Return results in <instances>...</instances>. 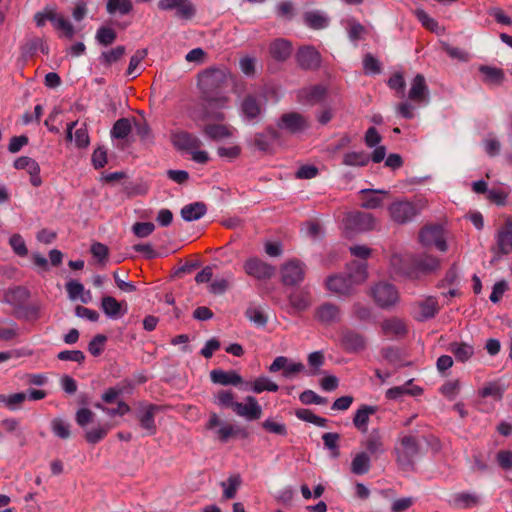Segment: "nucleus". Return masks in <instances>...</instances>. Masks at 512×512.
<instances>
[{
	"label": "nucleus",
	"mask_w": 512,
	"mask_h": 512,
	"mask_svg": "<svg viewBox=\"0 0 512 512\" xmlns=\"http://www.w3.org/2000/svg\"><path fill=\"white\" fill-rule=\"evenodd\" d=\"M49 21L53 23L57 30L62 31L65 37L69 39L73 38L75 34L74 27L62 14L56 12L55 14H51Z\"/></svg>",
	"instance_id": "42"
},
{
	"label": "nucleus",
	"mask_w": 512,
	"mask_h": 512,
	"mask_svg": "<svg viewBox=\"0 0 512 512\" xmlns=\"http://www.w3.org/2000/svg\"><path fill=\"white\" fill-rule=\"evenodd\" d=\"M362 446L366 449L365 452L375 459L385 452L384 442L378 430H373L362 442Z\"/></svg>",
	"instance_id": "25"
},
{
	"label": "nucleus",
	"mask_w": 512,
	"mask_h": 512,
	"mask_svg": "<svg viewBox=\"0 0 512 512\" xmlns=\"http://www.w3.org/2000/svg\"><path fill=\"white\" fill-rule=\"evenodd\" d=\"M125 51L126 49L122 45H119L111 50L104 51L100 56L101 63L104 65H111L112 63L120 60L125 54Z\"/></svg>",
	"instance_id": "52"
},
{
	"label": "nucleus",
	"mask_w": 512,
	"mask_h": 512,
	"mask_svg": "<svg viewBox=\"0 0 512 512\" xmlns=\"http://www.w3.org/2000/svg\"><path fill=\"white\" fill-rule=\"evenodd\" d=\"M289 303L293 309L298 312L307 310L311 306V294L307 290L295 291L288 297Z\"/></svg>",
	"instance_id": "33"
},
{
	"label": "nucleus",
	"mask_w": 512,
	"mask_h": 512,
	"mask_svg": "<svg viewBox=\"0 0 512 512\" xmlns=\"http://www.w3.org/2000/svg\"><path fill=\"white\" fill-rule=\"evenodd\" d=\"M106 11L109 15H128L133 11L131 0H107Z\"/></svg>",
	"instance_id": "38"
},
{
	"label": "nucleus",
	"mask_w": 512,
	"mask_h": 512,
	"mask_svg": "<svg viewBox=\"0 0 512 512\" xmlns=\"http://www.w3.org/2000/svg\"><path fill=\"white\" fill-rule=\"evenodd\" d=\"M460 390V381L459 380H450L444 383L441 388L440 392L443 396L446 398L453 400L456 398Z\"/></svg>",
	"instance_id": "57"
},
{
	"label": "nucleus",
	"mask_w": 512,
	"mask_h": 512,
	"mask_svg": "<svg viewBox=\"0 0 512 512\" xmlns=\"http://www.w3.org/2000/svg\"><path fill=\"white\" fill-rule=\"evenodd\" d=\"M29 296V291L23 286H14L0 290V301L12 306L14 309H21Z\"/></svg>",
	"instance_id": "13"
},
{
	"label": "nucleus",
	"mask_w": 512,
	"mask_h": 512,
	"mask_svg": "<svg viewBox=\"0 0 512 512\" xmlns=\"http://www.w3.org/2000/svg\"><path fill=\"white\" fill-rule=\"evenodd\" d=\"M155 225L152 222H137L133 225V233L139 238H145L152 234Z\"/></svg>",
	"instance_id": "63"
},
{
	"label": "nucleus",
	"mask_w": 512,
	"mask_h": 512,
	"mask_svg": "<svg viewBox=\"0 0 512 512\" xmlns=\"http://www.w3.org/2000/svg\"><path fill=\"white\" fill-rule=\"evenodd\" d=\"M420 242L426 247H436L439 251L445 252L447 244L442 226L430 225L421 229L419 234Z\"/></svg>",
	"instance_id": "8"
},
{
	"label": "nucleus",
	"mask_w": 512,
	"mask_h": 512,
	"mask_svg": "<svg viewBox=\"0 0 512 512\" xmlns=\"http://www.w3.org/2000/svg\"><path fill=\"white\" fill-rule=\"evenodd\" d=\"M232 279V274H228L227 278L215 279L209 285V291L212 294L220 295L226 292V290L230 286V280Z\"/></svg>",
	"instance_id": "60"
},
{
	"label": "nucleus",
	"mask_w": 512,
	"mask_h": 512,
	"mask_svg": "<svg viewBox=\"0 0 512 512\" xmlns=\"http://www.w3.org/2000/svg\"><path fill=\"white\" fill-rule=\"evenodd\" d=\"M240 484L241 478L239 475H232L228 478L227 482H222L221 485L224 487L223 497L225 499L234 498Z\"/></svg>",
	"instance_id": "53"
},
{
	"label": "nucleus",
	"mask_w": 512,
	"mask_h": 512,
	"mask_svg": "<svg viewBox=\"0 0 512 512\" xmlns=\"http://www.w3.org/2000/svg\"><path fill=\"white\" fill-rule=\"evenodd\" d=\"M132 131L131 120L128 118H120L118 119L111 131V137L115 139H125Z\"/></svg>",
	"instance_id": "43"
},
{
	"label": "nucleus",
	"mask_w": 512,
	"mask_h": 512,
	"mask_svg": "<svg viewBox=\"0 0 512 512\" xmlns=\"http://www.w3.org/2000/svg\"><path fill=\"white\" fill-rule=\"evenodd\" d=\"M370 470V456L367 452L357 453L351 462V472L355 475L366 474Z\"/></svg>",
	"instance_id": "40"
},
{
	"label": "nucleus",
	"mask_w": 512,
	"mask_h": 512,
	"mask_svg": "<svg viewBox=\"0 0 512 512\" xmlns=\"http://www.w3.org/2000/svg\"><path fill=\"white\" fill-rule=\"evenodd\" d=\"M424 208L422 201L398 200L391 203L388 213L391 220L397 224H406L412 221Z\"/></svg>",
	"instance_id": "3"
},
{
	"label": "nucleus",
	"mask_w": 512,
	"mask_h": 512,
	"mask_svg": "<svg viewBox=\"0 0 512 512\" xmlns=\"http://www.w3.org/2000/svg\"><path fill=\"white\" fill-rule=\"evenodd\" d=\"M246 317L259 327H264L267 323V317L262 310L256 307H250L245 312Z\"/></svg>",
	"instance_id": "58"
},
{
	"label": "nucleus",
	"mask_w": 512,
	"mask_h": 512,
	"mask_svg": "<svg viewBox=\"0 0 512 512\" xmlns=\"http://www.w3.org/2000/svg\"><path fill=\"white\" fill-rule=\"evenodd\" d=\"M14 167L18 170H26L28 173L40 168L39 164L32 158L22 156L14 161Z\"/></svg>",
	"instance_id": "61"
},
{
	"label": "nucleus",
	"mask_w": 512,
	"mask_h": 512,
	"mask_svg": "<svg viewBox=\"0 0 512 512\" xmlns=\"http://www.w3.org/2000/svg\"><path fill=\"white\" fill-rule=\"evenodd\" d=\"M233 411L236 415L250 421L258 420L262 416V407L253 396H247L244 403L237 402Z\"/></svg>",
	"instance_id": "17"
},
{
	"label": "nucleus",
	"mask_w": 512,
	"mask_h": 512,
	"mask_svg": "<svg viewBox=\"0 0 512 512\" xmlns=\"http://www.w3.org/2000/svg\"><path fill=\"white\" fill-rule=\"evenodd\" d=\"M450 351L457 361L466 362L474 355V347L464 342H452L448 346Z\"/></svg>",
	"instance_id": "35"
},
{
	"label": "nucleus",
	"mask_w": 512,
	"mask_h": 512,
	"mask_svg": "<svg viewBox=\"0 0 512 512\" xmlns=\"http://www.w3.org/2000/svg\"><path fill=\"white\" fill-rule=\"evenodd\" d=\"M362 207L366 209H375L383 204V199L378 194H387L384 190L362 189L360 191Z\"/></svg>",
	"instance_id": "34"
},
{
	"label": "nucleus",
	"mask_w": 512,
	"mask_h": 512,
	"mask_svg": "<svg viewBox=\"0 0 512 512\" xmlns=\"http://www.w3.org/2000/svg\"><path fill=\"white\" fill-rule=\"evenodd\" d=\"M370 156L365 152H348L343 156V164L347 166H366Z\"/></svg>",
	"instance_id": "48"
},
{
	"label": "nucleus",
	"mask_w": 512,
	"mask_h": 512,
	"mask_svg": "<svg viewBox=\"0 0 512 512\" xmlns=\"http://www.w3.org/2000/svg\"><path fill=\"white\" fill-rule=\"evenodd\" d=\"M327 89L323 85L302 88L297 93L298 101L303 104L315 105L324 100Z\"/></svg>",
	"instance_id": "22"
},
{
	"label": "nucleus",
	"mask_w": 512,
	"mask_h": 512,
	"mask_svg": "<svg viewBox=\"0 0 512 512\" xmlns=\"http://www.w3.org/2000/svg\"><path fill=\"white\" fill-rule=\"evenodd\" d=\"M355 286L363 283L367 277V265L364 262H355L351 266V272L348 273Z\"/></svg>",
	"instance_id": "49"
},
{
	"label": "nucleus",
	"mask_w": 512,
	"mask_h": 512,
	"mask_svg": "<svg viewBox=\"0 0 512 512\" xmlns=\"http://www.w3.org/2000/svg\"><path fill=\"white\" fill-rule=\"evenodd\" d=\"M101 308L103 312L112 319L121 318L127 313V305L125 302H119L112 296H104L101 300Z\"/></svg>",
	"instance_id": "24"
},
{
	"label": "nucleus",
	"mask_w": 512,
	"mask_h": 512,
	"mask_svg": "<svg viewBox=\"0 0 512 512\" xmlns=\"http://www.w3.org/2000/svg\"><path fill=\"white\" fill-rule=\"evenodd\" d=\"M343 222L346 229L353 231H368L375 227L374 217L369 213L360 211L348 213Z\"/></svg>",
	"instance_id": "12"
},
{
	"label": "nucleus",
	"mask_w": 512,
	"mask_h": 512,
	"mask_svg": "<svg viewBox=\"0 0 512 512\" xmlns=\"http://www.w3.org/2000/svg\"><path fill=\"white\" fill-rule=\"evenodd\" d=\"M363 68L365 73L379 74L381 72L380 62L370 53L363 58Z\"/></svg>",
	"instance_id": "62"
},
{
	"label": "nucleus",
	"mask_w": 512,
	"mask_h": 512,
	"mask_svg": "<svg viewBox=\"0 0 512 512\" xmlns=\"http://www.w3.org/2000/svg\"><path fill=\"white\" fill-rule=\"evenodd\" d=\"M203 132L212 140H221L232 136L231 129L223 124H208L204 127Z\"/></svg>",
	"instance_id": "41"
},
{
	"label": "nucleus",
	"mask_w": 512,
	"mask_h": 512,
	"mask_svg": "<svg viewBox=\"0 0 512 512\" xmlns=\"http://www.w3.org/2000/svg\"><path fill=\"white\" fill-rule=\"evenodd\" d=\"M210 378L213 383L224 386H239L245 383L243 378L234 370L224 371L222 369H214L210 372Z\"/></svg>",
	"instance_id": "23"
},
{
	"label": "nucleus",
	"mask_w": 512,
	"mask_h": 512,
	"mask_svg": "<svg viewBox=\"0 0 512 512\" xmlns=\"http://www.w3.org/2000/svg\"><path fill=\"white\" fill-rule=\"evenodd\" d=\"M505 385L500 381L487 382L477 392L479 398H493L495 401H501L505 392Z\"/></svg>",
	"instance_id": "30"
},
{
	"label": "nucleus",
	"mask_w": 512,
	"mask_h": 512,
	"mask_svg": "<svg viewBox=\"0 0 512 512\" xmlns=\"http://www.w3.org/2000/svg\"><path fill=\"white\" fill-rule=\"evenodd\" d=\"M394 452L396 462L402 470H413L415 460L421 453V444L418 437L411 434H400Z\"/></svg>",
	"instance_id": "2"
},
{
	"label": "nucleus",
	"mask_w": 512,
	"mask_h": 512,
	"mask_svg": "<svg viewBox=\"0 0 512 512\" xmlns=\"http://www.w3.org/2000/svg\"><path fill=\"white\" fill-rule=\"evenodd\" d=\"M478 70L483 75V82L488 85H500L504 81L505 74L501 68L481 65Z\"/></svg>",
	"instance_id": "32"
},
{
	"label": "nucleus",
	"mask_w": 512,
	"mask_h": 512,
	"mask_svg": "<svg viewBox=\"0 0 512 512\" xmlns=\"http://www.w3.org/2000/svg\"><path fill=\"white\" fill-rule=\"evenodd\" d=\"M215 403L220 407L232 408L237 403L234 401V393L229 390H221L215 395Z\"/></svg>",
	"instance_id": "55"
},
{
	"label": "nucleus",
	"mask_w": 512,
	"mask_h": 512,
	"mask_svg": "<svg viewBox=\"0 0 512 512\" xmlns=\"http://www.w3.org/2000/svg\"><path fill=\"white\" fill-rule=\"evenodd\" d=\"M407 98L417 105L427 104L429 102V88L422 74H417L412 79Z\"/></svg>",
	"instance_id": "14"
},
{
	"label": "nucleus",
	"mask_w": 512,
	"mask_h": 512,
	"mask_svg": "<svg viewBox=\"0 0 512 512\" xmlns=\"http://www.w3.org/2000/svg\"><path fill=\"white\" fill-rule=\"evenodd\" d=\"M415 266L423 274H428L440 267V261L436 257L424 255L415 261Z\"/></svg>",
	"instance_id": "45"
},
{
	"label": "nucleus",
	"mask_w": 512,
	"mask_h": 512,
	"mask_svg": "<svg viewBox=\"0 0 512 512\" xmlns=\"http://www.w3.org/2000/svg\"><path fill=\"white\" fill-rule=\"evenodd\" d=\"M340 345L348 353H359L366 349V337L349 328L342 329L340 333Z\"/></svg>",
	"instance_id": "11"
},
{
	"label": "nucleus",
	"mask_w": 512,
	"mask_h": 512,
	"mask_svg": "<svg viewBox=\"0 0 512 512\" xmlns=\"http://www.w3.org/2000/svg\"><path fill=\"white\" fill-rule=\"evenodd\" d=\"M378 410L377 406H371V405H361L357 411L355 412V415L353 417V425L355 428L362 432L366 433L368 430V423L370 416L375 414Z\"/></svg>",
	"instance_id": "26"
},
{
	"label": "nucleus",
	"mask_w": 512,
	"mask_h": 512,
	"mask_svg": "<svg viewBox=\"0 0 512 512\" xmlns=\"http://www.w3.org/2000/svg\"><path fill=\"white\" fill-rule=\"evenodd\" d=\"M381 330L385 336L403 337L407 333L405 322L397 317H391L381 322Z\"/></svg>",
	"instance_id": "27"
},
{
	"label": "nucleus",
	"mask_w": 512,
	"mask_h": 512,
	"mask_svg": "<svg viewBox=\"0 0 512 512\" xmlns=\"http://www.w3.org/2000/svg\"><path fill=\"white\" fill-rule=\"evenodd\" d=\"M265 110V97L261 93H248L240 104L241 115L248 122L259 120Z\"/></svg>",
	"instance_id": "4"
},
{
	"label": "nucleus",
	"mask_w": 512,
	"mask_h": 512,
	"mask_svg": "<svg viewBox=\"0 0 512 512\" xmlns=\"http://www.w3.org/2000/svg\"><path fill=\"white\" fill-rule=\"evenodd\" d=\"M147 50L146 49H140L137 50L132 57L130 58V62L126 71V74L128 76H132V78H135L137 75L135 74V71L139 64L142 62V60L146 57Z\"/></svg>",
	"instance_id": "56"
},
{
	"label": "nucleus",
	"mask_w": 512,
	"mask_h": 512,
	"mask_svg": "<svg viewBox=\"0 0 512 512\" xmlns=\"http://www.w3.org/2000/svg\"><path fill=\"white\" fill-rule=\"evenodd\" d=\"M173 146L180 150L191 153L201 147V140L194 134L187 131H175L171 134Z\"/></svg>",
	"instance_id": "16"
},
{
	"label": "nucleus",
	"mask_w": 512,
	"mask_h": 512,
	"mask_svg": "<svg viewBox=\"0 0 512 512\" xmlns=\"http://www.w3.org/2000/svg\"><path fill=\"white\" fill-rule=\"evenodd\" d=\"M340 439V435L338 433L327 432L322 435V440L324 442L325 448L332 451L333 457H338L340 455L338 441Z\"/></svg>",
	"instance_id": "54"
},
{
	"label": "nucleus",
	"mask_w": 512,
	"mask_h": 512,
	"mask_svg": "<svg viewBox=\"0 0 512 512\" xmlns=\"http://www.w3.org/2000/svg\"><path fill=\"white\" fill-rule=\"evenodd\" d=\"M371 296L381 308H390L399 300V293L394 285L387 282H379L371 288Z\"/></svg>",
	"instance_id": "6"
},
{
	"label": "nucleus",
	"mask_w": 512,
	"mask_h": 512,
	"mask_svg": "<svg viewBox=\"0 0 512 512\" xmlns=\"http://www.w3.org/2000/svg\"><path fill=\"white\" fill-rule=\"evenodd\" d=\"M496 461L503 470H512V451L500 450L496 455Z\"/></svg>",
	"instance_id": "64"
},
{
	"label": "nucleus",
	"mask_w": 512,
	"mask_h": 512,
	"mask_svg": "<svg viewBox=\"0 0 512 512\" xmlns=\"http://www.w3.org/2000/svg\"><path fill=\"white\" fill-rule=\"evenodd\" d=\"M341 309L338 305L325 302L315 310V319L324 325H331L341 321Z\"/></svg>",
	"instance_id": "18"
},
{
	"label": "nucleus",
	"mask_w": 512,
	"mask_h": 512,
	"mask_svg": "<svg viewBox=\"0 0 512 512\" xmlns=\"http://www.w3.org/2000/svg\"><path fill=\"white\" fill-rule=\"evenodd\" d=\"M269 52L275 60L285 61L292 53V46L285 39H276L270 44Z\"/></svg>",
	"instance_id": "31"
},
{
	"label": "nucleus",
	"mask_w": 512,
	"mask_h": 512,
	"mask_svg": "<svg viewBox=\"0 0 512 512\" xmlns=\"http://www.w3.org/2000/svg\"><path fill=\"white\" fill-rule=\"evenodd\" d=\"M479 504V497L476 494L461 492L452 498V505L456 508L468 509Z\"/></svg>",
	"instance_id": "39"
},
{
	"label": "nucleus",
	"mask_w": 512,
	"mask_h": 512,
	"mask_svg": "<svg viewBox=\"0 0 512 512\" xmlns=\"http://www.w3.org/2000/svg\"><path fill=\"white\" fill-rule=\"evenodd\" d=\"M303 21L309 28L320 30L328 26L330 19L320 10H310L303 14Z\"/></svg>",
	"instance_id": "29"
},
{
	"label": "nucleus",
	"mask_w": 512,
	"mask_h": 512,
	"mask_svg": "<svg viewBox=\"0 0 512 512\" xmlns=\"http://www.w3.org/2000/svg\"><path fill=\"white\" fill-rule=\"evenodd\" d=\"M117 38L116 31L107 26H101L98 28L95 39L102 46H109L115 42Z\"/></svg>",
	"instance_id": "47"
},
{
	"label": "nucleus",
	"mask_w": 512,
	"mask_h": 512,
	"mask_svg": "<svg viewBox=\"0 0 512 512\" xmlns=\"http://www.w3.org/2000/svg\"><path fill=\"white\" fill-rule=\"evenodd\" d=\"M158 411H160L159 406L148 404L142 405L136 412L140 426L145 429L149 435H154L157 431L155 415Z\"/></svg>",
	"instance_id": "19"
},
{
	"label": "nucleus",
	"mask_w": 512,
	"mask_h": 512,
	"mask_svg": "<svg viewBox=\"0 0 512 512\" xmlns=\"http://www.w3.org/2000/svg\"><path fill=\"white\" fill-rule=\"evenodd\" d=\"M344 25L351 41L362 39L367 32L366 28L354 18L345 20Z\"/></svg>",
	"instance_id": "46"
},
{
	"label": "nucleus",
	"mask_w": 512,
	"mask_h": 512,
	"mask_svg": "<svg viewBox=\"0 0 512 512\" xmlns=\"http://www.w3.org/2000/svg\"><path fill=\"white\" fill-rule=\"evenodd\" d=\"M325 287L337 296H351L355 291V285L350 276L345 273L330 275L325 280Z\"/></svg>",
	"instance_id": "7"
},
{
	"label": "nucleus",
	"mask_w": 512,
	"mask_h": 512,
	"mask_svg": "<svg viewBox=\"0 0 512 512\" xmlns=\"http://www.w3.org/2000/svg\"><path fill=\"white\" fill-rule=\"evenodd\" d=\"M296 59L299 66L305 70H315L321 64V55L313 46L300 47Z\"/></svg>",
	"instance_id": "20"
},
{
	"label": "nucleus",
	"mask_w": 512,
	"mask_h": 512,
	"mask_svg": "<svg viewBox=\"0 0 512 512\" xmlns=\"http://www.w3.org/2000/svg\"><path fill=\"white\" fill-rule=\"evenodd\" d=\"M110 429L111 426L109 424L98 426L89 431H86L85 439L90 444H97L106 437Z\"/></svg>",
	"instance_id": "51"
},
{
	"label": "nucleus",
	"mask_w": 512,
	"mask_h": 512,
	"mask_svg": "<svg viewBox=\"0 0 512 512\" xmlns=\"http://www.w3.org/2000/svg\"><path fill=\"white\" fill-rule=\"evenodd\" d=\"M307 267L299 259H290L280 268L281 281L286 286H296L303 282Z\"/></svg>",
	"instance_id": "5"
},
{
	"label": "nucleus",
	"mask_w": 512,
	"mask_h": 512,
	"mask_svg": "<svg viewBox=\"0 0 512 512\" xmlns=\"http://www.w3.org/2000/svg\"><path fill=\"white\" fill-rule=\"evenodd\" d=\"M279 138V131L272 126H268L264 132L254 135L253 144L259 151L270 153L273 149V141Z\"/></svg>",
	"instance_id": "21"
},
{
	"label": "nucleus",
	"mask_w": 512,
	"mask_h": 512,
	"mask_svg": "<svg viewBox=\"0 0 512 512\" xmlns=\"http://www.w3.org/2000/svg\"><path fill=\"white\" fill-rule=\"evenodd\" d=\"M277 127L291 134L305 131L309 127L308 119L298 112H287L280 116Z\"/></svg>",
	"instance_id": "10"
},
{
	"label": "nucleus",
	"mask_w": 512,
	"mask_h": 512,
	"mask_svg": "<svg viewBox=\"0 0 512 512\" xmlns=\"http://www.w3.org/2000/svg\"><path fill=\"white\" fill-rule=\"evenodd\" d=\"M245 273L257 280H268L275 275L276 268L273 265L257 258H248L243 265Z\"/></svg>",
	"instance_id": "9"
},
{
	"label": "nucleus",
	"mask_w": 512,
	"mask_h": 512,
	"mask_svg": "<svg viewBox=\"0 0 512 512\" xmlns=\"http://www.w3.org/2000/svg\"><path fill=\"white\" fill-rule=\"evenodd\" d=\"M229 82V72L224 68H209L198 75V87L209 107L224 109L229 97L223 94Z\"/></svg>",
	"instance_id": "1"
},
{
	"label": "nucleus",
	"mask_w": 512,
	"mask_h": 512,
	"mask_svg": "<svg viewBox=\"0 0 512 512\" xmlns=\"http://www.w3.org/2000/svg\"><path fill=\"white\" fill-rule=\"evenodd\" d=\"M387 85L391 90L395 91L397 97L405 98L406 81L402 72L397 71L393 73L388 79Z\"/></svg>",
	"instance_id": "44"
},
{
	"label": "nucleus",
	"mask_w": 512,
	"mask_h": 512,
	"mask_svg": "<svg viewBox=\"0 0 512 512\" xmlns=\"http://www.w3.org/2000/svg\"><path fill=\"white\" fill-rule=\"evenodd\" d=\"M499 253L507 255L512 252V219H507L503 228L497 233Z\"/></svg>",
	"instance_id": "28"
},
{
	"label": "nucleus",
	"mask_w": 512,
	"mask_h": 512,
	"mask_svg": "<svg viewBox=\"0 0 512 512\" xmlns=\"http://www.w3.org/2000/svg\"><path fill=\"white\" fill-rule=\"evenodd\" d=\"M207 211L206 205L202 202H195L185 205L181 209V216L185 221H195L205 215Z\"/></svg>",
	"instance_id": "37"
},
{
	"label": "nucleus",
	"mask_w": 512,
	"mask_h": 512,
	"mask_svg": "<svg viewBox=\"0 0 512 512\" xmlns=\"http://www.w3.org/2000/svg\"><path fill=\"white\" fill-rule=\"evenodd\" d=\"M440 310L436 297L428 296L424 300L413 305L412 316L417 321H425L433 318Z\"/></svg>",
	"instance_id": "15"
},
{
	"label": "nucleus",
	"mask_w": 512,
	"mask_h": 512,
	"mask_svg": "<svg viewBox=\"0 0 512 512\" xmlns=\"http://www.w3.org/2000/svg\"><path fill=\"white\" fill-rule=\"evenodd\" d=\"M245 389H250L254 393L260 394L264 391L276 392L279 386L271 381L268 377L261 376L255 379L253 382H245Z\"/></svg>",
	"instance_id": "36"
},
{
	"label": "nucleus",
	"mask_w": 512,
	"mask_h": 512,
	"mask_svg": "<svg viewBox=\"0 0 512 512\" xmlns=\"http://www.w3.org/2000/svg\"><path fill=\"white\" fill-rule=\"evenodd\" d=\"M71 425L61 418H54L51 421V430L55 436L61 439H68L71 436Z\"/></svg>",
	"instance_id": "50"
},
{
	"label": "nucleus",
	"mask_w": 512,
	"mask_h": 512,
	"mask_svg": "<svg viewBox=\"0 0 512 512\" xmlns=\"http://www.w3.org/2000/svg\"><path fill=\"white\" fill-rule=\"evenodd\" d=\"M9 244L18 256L23 257L28 254L25 241L20 234H13L9 239Z\"/></svg>",
	"instance_id": "59"
}]
</instances>
